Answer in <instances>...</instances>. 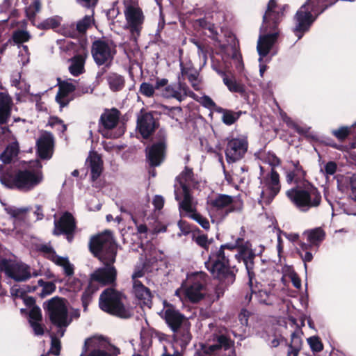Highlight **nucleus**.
<instances>
[{
  "label": "nucleus",
  "mask_w": 356,
  "mask_h": 356,
  "mask_svg": "<svg viewBox=\"0 0 356 356\" xmlns=\"http://www.w3.org/2000/svg\"><path fill=\"white\" fill-rule=\"evenodd\" d=\"M279 178L278 173L271 168L270 172L261 180L260 202L261 204H270L279 193L280 190Z\"/></svg>",
  "instance_id": "nucleus-16"
},
{
  "label": "nucleus",
  "mask_w": 356,
  "mask_h": 356,
  "mask_svg": "<svg viewBox=\"0 0 356 356\" xmlns=\"http://www.w3.org/2000/svg\"><path fill=\"white\" fill-rule=\"evenodd\" d=\"M205 266L212 275L222 284L230 285L235 281V273L229 266L228 255H225L222 248L216 249L211 253Z\"/></svg>",
  "instance_id": "nucleus-6"
},
{
  "label": "nucleus",
  "mask_w": 356,
  "mask_h": 356,
  "mask_svg": "<svg viewBox=\"0 0 356 356\" xmlns=\"http://www.w3.org/2000/svg\"><path fill=\"white\" fill-rule=\"evenodd\" d=\"M13 106L12 97L5 92H0V125L6 124L11 115Z\"/></svg>",
  "instance_id": "nucleus-29"
},
{
  "label": "nucleus",
  "mask_w": 356,
  "mask_h": 356,
  "mask_svg": "<svg viewBox=\"0 0 356 356\" xmlns=\"http://www.w3.org/2000/svg\"><path fill=\"white\" fill-rule=\"evenodd\" d=\"M306 172L303 170L298 161H291L286 172V180L288 184L295 183L298 184L305 183V177Z\"/></svg>",
  "instance_id": "nucleus-27"
},
{
  "label": "nucleus",
  "mask_w": 356,
  "mask_h": 356,
  "mask_svg": "<svg viewBox=\"0 0 356 356\" xmlns=\"http://www.w3.org/2000/svg\"><path fill=\"white\" fill-rule=\"evenodd\" d=\"M286 7L287 6H279L275 0L269 1L268 3L267 10L263 17V23L260 28V35L257 46L260 63L277 39L279 35L277 25Z\"/></svg>",
  "instance_id": "nucleus-3"
},
{
  "label": "nucleus",
  "mask_w": 356,
  "mask_h": 356,
  "mask_svg": "<svg viewBox=\"0 0 356 356\" xmlns=\"http://www.w3.org/2000/svg\"><path fill=\"white\" fill-rule=\"evenodd\" d=\"M207 275L203 272H195L187 277L184 289L180 288L176 290L175 295L180 299L184 294L185 298L191 302H197L205 296Z\"/></svg>",
  "instance_id": "nucleus-9"
},
{
  "label": "nucleus",
  "mask_w": 356,
  "mask_h": 356,
  "mask_svg": "<svg viewBox=\"0 0 356 356\" xmlns=\"http://www.w3.org/2000/svg\"><path fill=\"white\" fill-rule=\"evenodd\" d=\"M124 15L126 20L124 27L129 31L131 40L136 42L143 29L145 22L144 13L137 3L126 1Z\"/></svg>",
  "instance_id": "nucleus-10"
},
{
  "label": "nucleus",
  "mask_w": 356,
  "mask_h": 356,
  "mask_svg": "<svg viewBox=\"0 0 356 356\" xmlns=\"http://www.w3.org/2000/svg\"><path fill=\"white\" fill-rule=\"evenodd\" d=\"M53 136L45 132L37 141L38 153L39 156L43 159H49L51 157L53 152Z\"/></svg>",
  "instance_id": "nucleus-26"
},
{
  "label": "nucleus",
  "mask_w": 356,
  "mask_h": 356,
  "mask_svg": "<svg viewBox=\"0 0 356 356\" xmlns=\"http://www.w3.org/2000/svg\"><path fill=\"white\" fill-rule=\"evenodd\" d=\"M42 168L41 163L35 160L15 174L11 170H2L0 171V182L7 188L30 191L42 182L44 176Z\"/></svg>",
  "instance_id": "nucleus-2"
},
{
  "label": "nucleus",
  "mask_w": 356,
  "mask_h": 356,
  "mask_svg": "<svg viewBox=\"0 0 356 356\" xmlns=\"http://www.w3.org/2000/svg\"><path fill=\"white\" fill-rule=\"evenodd\" d=\"M212 69L216 72L218 74H219L222 78L224 77L227 73L224 71L222 68V67L220 65L219 63H216L214 59H212V65H211Z\"/></svg>",
  "instance_id": "nucleus-63"
},
{
  "label": "nucleus",
  "mask_w": 356,
  "mask_h": 356,
  "mask_svg": "<svg viewBox=\"0 0 356 356\" xmlns=\"http://www.w3.org/2000/svg\"><path fill=\"white\" fill-rule=\"evenodd\" d=\"M200 103L206 108H208L209 109H213L216 107V104L207 95H204L201 97Z\"/></svg>",
  "instance_id": "nucleus-59"
},
{
  "label": "nucleus",
  "mask_w": 356,
  "mask_h": 356,
  "mask_svg": "<svg viewBox=\"0 0 356 356\" xmlns=\"http://www.w3.org/2000/svg\"><path fill=\"white\" fill-rule=\"evenodd\" d=\"M88 163L91 170V177L94 181L101 175L102 171V161L99 154L91 152L86 161Z\"/></svg>",
  "instance_id": "nucleus-34"
},
{
  "label": "nucleus",
  "mask_w": 356,
  "mask_h": 356,
  "mask_svg": "<svg viewBox=\"0 0 356 356\" xmlns=\"http://www.w3.org/2000/svg\"><path fill=\"white\" fill-rule=\"evenodd\" d=\"M335 1L336 0H307L298 9L294 16V27L293 29L298 40L309 31L317 16Z\"/></svg>",
  "instance_id": "nucleus-4"
},
{
  "label": "nucleus",
  "mask_w": 356,
  "mask_h": 356,
  "mask_svg": "<svg viewBox=\"0 0 356 356\" xmlns=\"http://www.w3.org/2000/svg\"><path fill=\"white\" fill-rule=\"evenodd\" d=\"M62 17L60 16H53L45 19L40 23L38 27L40 29H55L61 24Z\"/></svg>",
  "instance_id": "nucleus-43"
},
{
  "label": "nucleus",
  "mask_w": 356,
  "mask_h": 356,
  "mask_svg": "<svg viewBox=\"0 0 356 356\" xmlns=\"http://www.w3.org/2000/svg\"><path fill=\"white\" fill-rule=\"evenodd\" d=\"M250 279V277H248ZM254 276L252 278V281L254 280ZM248 284L250 285V289H251V293L250 295H247L245 296V300L249 302L252 297V294H254V298L256 300L263 305H273V302L275 300V296L273 293L270 292H268L266 290H259L257 292H256L253 289V283L252 285L250 284V281L248 282Z\"/></svg>",
  "instance_id": "nucleus-30"
},
{
  "label": "nucleus",
  "mask_w": 356,
  "mask_h": 356,
  "mask_svg": "<svg viewBox=\"0 0 356 356\" xmlns=\"http://www.w3.org/2000/svg\"><path fill=\"white\" fill-rule=\"evenodd\" d=\"M225 148L226 160L229 163L241 160L248 151V142L246 137L239 136L228 138Z\"/></svg>",
  "instance_id": "nucleus-18"
},
{
  "label": "nucleus",
  "mask_w": 356,
  "mask_h": 356,
  "mask_svg": "<svg viewBox=\"0 0 356 356\" xmlns=\"http://www.w3.org/2000/svg\"><path fill=\"white\" fill-rule=\"evenodd\" d=\"M232 353L231 341L224 335L218 336L217 343L213 345H202L194 356H230Z\"/></svg>",
  "instance_id": "nucleus-19"
},
{
  "label": "nucleus",
  "mask_w": 356,
  "mask_h": 356,
  "mask_svg": "<svg viewBox=\"0 0 356 356\" xmlns=\"http://www.w3.org/2000/svg\"><path fill=\"white\" fill-rule=\"evenodd\" d=\"M232 58L236 62V67L240 68L242 67V60H241V56L238 52L236 51V49L232 47Z\"/></svg>",
  "instance_id": "nucleus-61"
},
{
  "label": "nucleus",
  "mask_w": 356,
  "mask_h": 356,
  "mask_svg": "<svg viewBox=\"0 0 356 356\" xmlns=\"http://www.w3.org/2000/svg\"><path fill=\"white\" fill-rule=\"evenodd\" d=\"M167 134L160 130L157 134V141L147 150V157L152 166H158L164 159Z\"/></svg>",
  "instance_id": "nucleus-21"
},
{
  "label": "nucleus",
  "mask_w": 356,
  "mask_h": 356,
  "mask_svg": "<svg viewBox=\"0 0 356 356\" xmlns=\"http://www.w3.org/2000/svg\"><path fill=\"white\" fill-rule=\"evenodd\" d=\"M156 90H157L156 88V84L153 86L147 82L142 83L140 86V92L147 97H153Z\"/></svg>",
  "instance_id": "nucleus-49"
},
{
  "label": "nucleus",
  "mask_w": 356,
  "mask_h": 356,
  "mask_svg": "<svg viewBox=\"0 0 356 356\" xmlns=\"http://www.w3.org/2000/svg\"><path fill=\"white\" fill-rule=\"evenodd\" d=\"M106 81L110 89L113 91H120L124 87V78L116 73H110L106 76Z\"/></svg>",
  "instance_id": "nucleus-39"
},
{
  "label": "nucleus",
  "mask_w": 356,
  "mask_h": 356,
  "mask_svg": "<svg viewBox=\"0 0 356 356\" xmlns=\"http://www.w3.org/2000/svg\"><path fill=\"white\" fill-rule=\"evenodd\" d=\"M17 149L15 147L13 146L8 147L5 152L1 154L0 159L3 163H8L11 161L12 157L17 155Z\"/></svg>",
  "instance_id": "nucleus-51"
},
{
  "label": "nucleus",
  "mask_w": 356,
  "mask_h": 356,
  "mask_svg": "<svg viewBox=\"0 0 356 356\" xmlns=\"http://www.w3.org/2000/svg\"><path fill=\"white\" fill-rule=\"evenodd\" d=\"M133 293L141 305L148 308L152 305V293L148 288L140 281H135L133 284Z\"/></svg>",
  "instance_id": "nucleus-28"
},
{
  "label": "nucleus",
  "mask_w": 356,
  "mask_h": 356,
  "mask_svg": "<svg viewBox=\"0 0 356 356\" xmlns=\"http://www.w3.org/2000/svg\"><path fill=\"white\" fill-rule=\"evenodd\" d=\"M167 79H156V88L160 91L162 97L166 99H175L179 102L183 101L186 97L194 95L188 87L181 82L174 84H168Z\"/></svg>",
  "instance_id": "nucleus-15"
},
{
  "label": "nucleus",
  "mask_w": 356,
  "mask_h": 356,
  "mask_svg": "<svg viewBox=\"0 0 356 356\" xmlns=\"http://www.w3.org/2000/svg\"><path fill=\"white\" fill-rule=\"evenodd\" d=\"M29 211L28 208H14L10 207L6 209L7 213L14 218L13 223L15 228L17 229V224L20 223L21 220L24 219L25 213Z\"/></svg>",
  "instance_id": "nucleus-42"
},
{
  "label": "nucleus",
  "mask_w": 356,
  "mask_h": 356,
  "mask_svg": "<svg viewBox=\"0 0 356 356\" xmlns=\"http://www.w3.org/2000/svg\"><path fill=\"white\" fill-rule=\"evenodd\" d=\"M299 254L301 257L303 262H304V266L305 268V270H307V262H310L313 259V254L310 251H307L305 252H299Z\"/></svg>",
  "instance_id": "nucleus-60"
},
{
  "label": "nucleus",
  "mask_w": 356,
  "mask_h": 356,
  "mask_svg": "<svg viewBox=\"0 0 356 356\" xmlns=\"http://www.w3.org/2000/svg\"><path fill=\"white\" fill-rule=\"evenodd\" d=\"M161 316L165 319V323L172 332H176L183 325L188 323L186 317L170 304L164 307Z\"/></svg>",
  "instance_id": "nucleus-22"
},
{
  "label": "nucleus",
  "mask_w": 356,
  "mask_h": 356,
  "mask_svg": "<svg viewBox=\"0 0 356 356\" xmlns=\"http://www.w3.org/2000/svg\"><path fill=\"white\" fill-rule=\"evenodd\" d=\"M42 318L41 310L37 306L31 307L29 312V323L31 321H40Z\"/></svg>",
  "instance_id": "nucleus-55"
},
{
  "label": "nucleus",
  "mask_w": 356,
  "mask_h": 356,
  "mask_svg": "<svg viewBox=\"0 0 356 356\" xmlns=\"http://www.w3.org/2000/svg\"><path fill=\"white\" fill-rule=\"evenodd\" d=\"M353 131V129L352 127H341L338 129L333 130L332 133L339 140H343Z\"/></svg>",
  "instance_id": "nucleus-50"
},
{
  "label": "nucleus",
  "mask_w": 356,
  "mask_h": 356,
  "mask_svg": "<svg viewBox=\"0 0 356 356\" xmlns=\"http://www.w3.org/2000/svg\"><path fill=\"white\" fill-rule=\"evenodd\" d=\"M119 111L113 108L106 111L101 116L100 121L106 130L112 129L118 122Z\"/></svg>",
  "instance_id": "nucleus-33"
},
{
  "label": "nucleus",
  "mask_w": 356,
  "mask_h": 356,
  "mask_svg": "<svg viewBox=\"0 0 356 356\" xmlns=\"http://www.w3.org/2000/svg\"><path fill=\"white\" fill-rule=\"evenodd\" d=\"M75 221L71 213H65L58 220L54 221V234L55 235L66 234L68 241L72 240V234L75 229Z\"/></svg>",
  "instance_id": "nucleus-24"
},
{
  "label": "nucleus",
  "mask_w": 356,
  "mask_h": 356,
  "mask_svg": "<svg viewBox=\"0 0 356 356\" xmlns=\"http://www.w3.org/2000/svg\"><path fill=\"white\" fill-rule=\"evenodd\" d=\"M161 356H181V353L171 343L163 345V353Z\"/></svg>",
  "instance_id": "nucleus-52"
},
{
  "label": "nucleus",
  "mask_w": 356,
  "mask_h": 356,
  "mask_svg": "<svg viewBox=\"0 0 356 356\" xmlns=\"http://www.w3.org/2000/svg\"><path fill=\"white\" fill-rule=\"evenodd\" d=\"M283 121L286 125L293 129L296 131L299 134H305L307 130L305 128L300 127L296 122H294L291 118H289L286 113H281Z\"/></svg>",
  "instance_id": "nucleus-48"
},
{
  "label": "nucleus",
  "mask_w": 356,
  "mask_h": 356,
  "mask_svg": "<svg viewBox=\"0 0 356 356\" xmlns=\"http://www.w3.org/2000/svg\"><path fill=\"white\" fill-rule=\"evenodd\" d=\"M47 309L51 322L58 327V335L63 337L65 327L71 322L63 299L58 298L51 299L47 303Z\"/></svg>",
  "instance_id": "nucleus-11"
},
{
  "label": "nucleus",
  "mask_w": 356,
  "mask_h": 356,
  "mask_svg": "<svg viewBox=\"0 0 356 356\" xmlns=\"http://www.w3.org/2000/svg\"><path fill=\"white\" fill-rule=\"evenodd\" d=\"M189 323L183 325L179 329L174 332V339L180 343L181 347H186L191 339V334L189 331Z\"/></svg>",
  "instance_id": "nucleus-38"
},
{
  "label": "nucleus",
  "mask_w": 356,
  "mask_h": 356,
  "mask_svg": "<svg viewBox=\"0 0 356 356\" xmlns=\"http://www.w3.org/2000/svg\"><path fill=\"white\" fill-rule=\"evenodd\" d=\"M216 111L220 113H222V120L227 125L233 124L240 116L238 113L225 110L221 108H217Z\"/></svg>",
  "instance_id": "nucleus-45"
},
{
  "label": "nucleus",
  "mask_w": 356,
  "mask_h": 356,
  "mask_svg": "<svg viewBox=\"0 0 356 356\" xmlns=\"http://www.w3.org/2000/svg\"><path fill=\"white\" fill-rule=\"evenodd\" d=\"M302 332L299 330L293 332L291 335V342L288 345L289 356H298L302 346Z\"/></svg>",
  "instance_id": "nucleus-35"
},
{
  "label": "nucleus",
  "mask_w": 356,
  "mask_h": 356,
  "mask_svg": "<svg viewBox=\"0 0 356 356\" xmlns=\"http://www.w3.org/2000/svg\"><path fill=\"white\" fill-rule=\"evenodd\" d=\"M188 216L197 221L204 229H207L209 228V222L208 220L195 211V206L194 200H193V209L192 211H184Z\"/></svg>",
  "instance_id": "nucleus-46"
},
{
  "label": "nucleus",
  "mask_w": 356,
  "mask_h": 356,
  "mask_svg": "<svg viewBox=\"0 0 356 356\" xmlns=\"http://www.w3.org/2000/svg\"><path fill=\"white\" fill-rule=\"evenodd\" d=\"M307 343L313 352H320L323 350V344L318 337H311L307 339Z\"/></svg>",
  "instance_id": "nucleus-53"
},
{
  "label": "nucleus",
  "mask_w": 356,
  "mask_h": 356,
  "mask_svg": "<svg viewBox=\"0 0 356 356\" xmlns=\"http://www.w3.org/2000/svg\"><path fill=\"white\" fill-rule=\"evenodd\" d=\"M264 159L265 162L268 163L270 166H277L280 164V159L272 152L266 154Z\"/></svg>",
  "instance_id": "nucleus-56"
},
{
  "label": "nucleus",
  "mask_w": 356,
  "mask_h": 356,
  "mask_svg": "<svg viewBox=\"0 0 356 356\" xmlns=\"http://www.w3.org/2000/svg\"><path fill=\"white\" fill-rule=\"evenodd\" d=\"M120 349L108 344L102 337H91L86 339L83 352L80 356H118Z\"/></svg>",
  "instance_id": "nucleus-13"
},
{
  "label": "nucleus",
  "mask_w": 356,
  "mask_h": 356,
  "mask_svg": "<svg viewBox=\"0 0 356 356\" xmlns=\"http://www.w3.org/2000/svg\"><path fill=\"white\" fill-rule=\"evenodd\" d=\"M60 350V341L56 337L51 338V347L50 349L51 353L54 355H59Z\"/></svg>",
  "instance_id": "nucleus-58"
},
{
  "label": "nucleus",
  "mask_w": 356,
  "mask_h": 356,
  "mask_svg": "<svg viewBox=\"0 0 356 356\" xmlns=\"http://www.w3.org/2000/svg\"><path fill=\"white\" fill-rule=\"evenodd\" d=\"M91 252L99 258L104 266L99 268L91 274L90 282L102 285L113 284L116 278V270L111 264L115 260L116 245L111 232L105 231L91 238L90 241Z\"/></svg>",
  "instance_id": "nucleus-1"
},
{
  "label": "nucleus",
  "mask_w": 356,
  "mask_h": 356,
  "mask_svg": "<svg viewBox=\"0 0 356 356\" xmlns=\"http://www.w3.org/2000/svg\"><path fill=\"white\" fill-rule=\"evenodd\" d=\"M40 250L55 264L63 267L65 275L71 276L74 274L73 265L70 264L68 258L57 255L51 245L47 244L41 245Z\"/></svg>",
  "instance_id": "nucleus-23"
},
{
  "label": "nucleus",
  "mask_w": 356,
  "mask_h": 356,
  "mask_svg": "<svg viewBox=\"0 0 356 356\" xmlns=\"http://www.w3.org/2000/svg\"><path fill=\"white\" fill-rule=\"evenodd\" d=\"M38 284L43 287V293L50 294L55 289V285L52 282H45L42 280H38Z\"/></svg>",
  "instance_id": "nucleus-57"
},
{
  "label": "nucleus",
  "mask_w": 356,
  "mask_h": 356,
  "mask_svg": "<svg viewBox=\"0 0 356 356\" xmlns=\"http://www.w3.org/2000/svg\"><path fill=\"white\" fill-rule=\"evenodd\" d=\"M31 327L33 328L35 334L36 335H42L44 333V330L42 325L39 323V321H31L30 323Z\"/></svg>",
  "instance_id": "nucleus-62"
},
{
  "label": "nucleus",
  "mask_w": 356,
  "mask_h": 356,
  "mask_svg": "<svg viewBox=\"0 0 356 356\" xmlns=\"http://www.w3.org/2000/svg\"><path fill=\"white\" fill-rule=\"evenodd\" d=\"M347 191L348 197L356 202V174H353L347 178Z\"/></svg>",
  "instance_id": "nucleus-47"
},
{
  "label": "nucleus",
  "mask_w": 356,
  "mask_h": 356,
  "mask_svg": "<svg viewBox=\"0 0 356 356\" xmlns=\"http://www.w3.org/2000/svg\"><path fill=\"white\" fill-rule=\"evenodd\" d=\"M1 268L6 276L16 282H25L31 277L40 275L38 270H32L29 265L22 261L3 260Z\"/></svg>",
  "instance_id": "nucleus-12"
},
{
  "label": "nucleus",
  "mask_w": 356,
  "mask_h": 356,
  "mask_svg": "<svg viewBox=\"0 0 356 356\" xmlns=\"http://www.w3.org/2000/svg\"><path fill=\"white\" fill-rule=\"evenodd\" d=\"M85 58L81 55H77L72 58L69 66L70 72L74 76L83 73L84 70Z\"/></svg>",
  "instance_id": "nucleus-40"
},
{
  "label": "nucleus",
  "mask_w": 356,
  "mask_h": 356,
  "mask_svg": "<svg viewBox=\"0 0 356 356\" xmlns=\"http://www.w3.org/2000/svg\"><path fill=\"white\" fill-rule=\"evenodd\" d=\"M224 84L227 87L228 90L232 92L243 94L245 91V86L243 83L238 81L232 74H227L222 78Z\"/></svg>",
  "instance_id": "nucleus-37"
},
{
  "label": "nucleus",
  "mask_w": 356,
  "mask_h": 356,
  "mask_svg": "<svg viewBox=\"0 0 356 356\" xmlns=\"http://www.w3.org/2000/svg\"><path fill=\"white\" fill-rule=\"evenodd\" d=\"M211 209L218 215L225 217L231 212L240 211L241 204L236 202L232 196L218 195L214 199L211 200Z\"/></svg>",
  "instance_id": "nucleus-20"
},
{
  "label": "nucleus",
  "mask_w": 356,
  "mask_h": 356,
  "mask_svg": "<svg viewBox=\"0 0 356 356\" xmlns=\"http://www.w3.org/2000/svg\"><path fill=\"white\" fill-rule=\"evenodd\" d=\"M307 236V241L317 249L324 240L325 233L321 227L307 230L303 234Z\"/></svg>",
  "instance_id": "nucleus-36"
},
{
  "label": "nucleus",
  "mask_w": 356,
  "mask_h": 356,
  "mask_svg": "<svg viewBox=\"0 0 356 356\" xmlns=\"http://www.w3.org/2000/svg\"><path fill=\"white\" fill-rule=\"evenodd\" d=\"M74 90L75 86L72 83L64 81L60 84L58 93L56 96V101L61 108L69 104L70 101L69 95Z\"/></svg>",
  "instance_id": "nucleus-31"
},
{
  "label": "nucleus",
  "mask_w": 356,
  "mask_h": 356,
  "mask_svg": "<svg viewBox=\"0 0 356 356\" xmlns=\"http://www.w3.org/2000/svg\"><path fill=\"white\" fill-rule=\"evenodd\" d=\"M156 127V121L150 113H143L138 117L137 128L144 138H148Z\"/></svg>",
  "instance_id": "nucleus-25"
},
{
  "label": "nucleus",
  "mask_w": 356,
  "mask_h": 356,
  "mask_svg": "<svg viewBox=\"0 0 356 356\" xmlns=\"http://www.w3.org/2000/svg\"><path fill=\"white\" fill-rule=\"evenodd\" d=\"M194 186L193 173L191 169L186 168L177 177L175 184V199L179 202L180 211H192L193 198L189 188Z\"/></svg>",
  "instance_id": "nucleus-8"
},
{
  "label": "nucleus",
  "mask_w": 356,
  "mask_h": 356,
  "mask_svg": "<svg viewBox=\"0 0 356 356\" xmlns=\"http://www.w3.org/2000/svg\"><path fill=\"white\" fill-rule=\"evenodd\" d=\"M243 239L241 238H237L235 242L229 243L224 245H222L219 248H222L223 251L225 249L233 250L235 248L238 249V252L235 254L236 259L238 261H243L248 275L250 277V284L252 285V278L254 275V273L253 271L254 268V258L255 257V254L252 252V250L249 248L248 244L245 245H243Z\"/></svg>",
  "instance_id": "nucleus-14"
},
{
  "label": "nucleus",
  "mask_w": 356,
  "mask_h": 356,
  "mask_svg": "<svg viewBox=\"0 0 356 356\" xmlns=\"http://www.w3.org/2000/svg\"><path fill=\"white\" fill-rule=\"evenodd\" d=\"M99 306L102 311L122 318H128L132 314L131 310L124 305L122 295L113 288H108L102 293Z\"/></svg>",
  "instance_id": "nucleus-7"
},
{
  "label": "nucleus",
  "mask_w": 356,
  "mask_h": 356,
  "mask_svg": "<svg viewBox=\"0 0 356 356\" xmlns=\"http://www.w3.org/2000/svg\"><path fill=\"white\" fill-rule=\"evenodd\" d=\"M181 72L183 79L186 78L191 83L192 87L195 90H200V80L198 79V72L192 67L191 63L184 64L180 63Z\"/></svg>",
  "instance_id": "nucleus-32"
},
{
  "label": "nucleus",
  "mask_w": 356,
  "mask_h": 356,
  "mask_svg": "<svg viewBox=\"0 0 356 356\" xmlns=\"http://www.w3.org/2000/svg\"><path fill=\"white\" fill-rule=\"evenodd\" d=\"M30 35L26 31H17L13 34V40L16 43H22L29 40Z\"/></svg>",
  "instance_id": "nucleus-54"
},
{
  "label": "nucleus",
  "mask_w": 356,
  "mask_h": 356,
  "mask_svg": "<svg viewBox=\"0 0 356 356\" xmlns=\"http://www.w3.org/2000/svg\"><path fill=\"white\" fill-rule=\"evenodd\" d=\"M115 53V46L112 42L99 40L92 44V55L98 65L109 66Z\"/></svg>",
  "instance_id": "nucleus-17"
},
{
  "label": "nucleus",
  "mask_w": 356,
  "mask_h": 356,
  "mask_svg": "<svg viewBox=\"0 0 356 356\" xmlns=\"http://www.w3.org/2000/svg\"><path fill=\"white\" fill-rule=\"evenodd\" d=\"M93 14L94 11L92 10L90 15H86L76 22V29L79 33H86L92 24H94Z\"/></svg>",
  "instance_id": "nucleus-41"
},
{
  "label": "nucleus",
  "mask_w": 356,
  "mask_h": 356,
  "mask_svg": "<svg viewBox=\"0 0 356 356\" xmlns=\"http://www.w3.org/2000/svg\"><path fill=\"white\" fill-rule=\"evenodd\" d=\"M96 291L95 284L90 282L88 286L86 289L81 296L82 305L84 312L87 311L88 305L91 302L93 294Z\"/></svg>",
  "instance_id": "nucleus-44"
},
{
  "label": "nucleus",
  "mask_w": 356,
  "mask_h": 356,
  "mask_svg": "<svg viewBox=\"0 0 356 356\" xmlns=\"http://www.w3.org/2000/svg\"><path fill=\"white\" fill-rule=\"evenodd\" d=\"M286 195L296 208L303 212L318 207L321 202V193L309 182L287 191Z\"/></svg>",
  "instance_id": "nucleus-5"
},
{
  "label": "nucleus",
  "mask_w": 356,
  "mask_h": 356,
  "mask_svg": "<svg viewBox=\"0 0 356 356\" xmlns=\"http://www.w3.org/2000/svg\"><path fill=\"white\" fill-rule=\"evenodd\" d=\"M249 314V312L245 309L241 312L238 315V319L241 325H248Z\"/></svg>",
  "instance_id": "nucleus-64"
}]
</instances>
